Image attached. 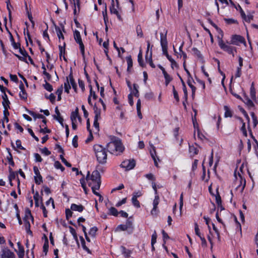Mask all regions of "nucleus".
<instances>
[{
    "label": "nucleus",
    "instance_id": "0e129e2a",
    "mask_svg": "<svg viewBox=\"0 0 258 258\" xmlns=\"http://www.w3.org/2000/svg\"><path fill=\"white\" fill-rule=\"evenodd\" d=\"M40 208L42 210L43 216L44 217H47V211L43 204L40 205Z\"/></svg>",
    "mask_w": 258,
    "mask_h": 258
},
{
    "label": "nucleus",
    "instance_id": "3c124183",
    "mask_svg": "<svg viewBox=\"0 0 258 258\" xmlns=\"http://www.w3.org/2000/svg\"><path fill=\"white\" fill-rule=\"evenodd\" d=\"M97 231V228L96 227H93L90 229L89 234L92 236H95Z\"/></svg>",
    "mask_w": 258,
    "mask_h": 258
},
{
    "label": "nucleus",
    "instance_id": "c85d7f7f",
    "mask_svg": "<svg viewBox=\"0 0 258 258\" xmlns=\"http://www.w3.org/2000/svg\"><path fill=\"white\" fill-rule=\"evenodd\" d=\"M237 119L242 124V126L241 127V131L242 132L243 135L245 137H246L247 136V132H246V128H245V123L243 122V120H242V119L241 117H237Z\"/></svg>",
    "mask_w": 258,
    "mask_h": 258
},
{
    "label": "nucleus",
    "instance_id": "c03bdc74",
    "mask_svg": "<svg viewBox=\"0 0 258 258\" xmlns=\"http://www.w3.org/2000/svg\"><path fill=\"white\" fill-rule=\"evenodd\" d=\"M195 231L196 233V234L200 238L201 237H202L203 235H202L200 231V229L199 228V226L197 223L195 224Z\"/></svg>",
    "mask_w": 258,
    "mask_h": 258
},
{
    "label": "nucleus",
    "instance_id": "6ab92c4d",
    "mask_svg": "<svg viewBox=\"0 0 258 258\" xmlns=\"http://www.w3.org/2000/svg\"><path fill=\"white\" fill-rule=\"evenodd\" d=\"M29 114L33 116L34 118H42L43 119L42 122L44 125L46 123V119H45L44 116L40 114L36 113L33 111H30L29 112Z\"/></svg>",
    "mask_w": 258,
    "mask_h": 258
},
{
    "label": "nucleus",
    "instance_id": "473e14b6",
    "mask_svg": "<svg viewBox=\"0 0 258 258\" xmlns=\"http://www.w3.org/2000/svg\"><path fill=\"white\" fill-rule=\"evenodd\" d=\"M189 151L191 154H192V155H196L199 152L198 148L194 146L189 145Z\"/></svg>",
    "mask_w": 258,
    "mask_h": 258
},
{
    "label": "nucleus",
    "instance_id": "5701e85b",
    "mask_svg": "<svg viewBox=\"0 0 258 258\" xmlns=\"http://www.w3.org/2000/svg\"><path fill=\"white\" fill-rule=\"evenodd\" d=\"M139 86L138 85L136 84H134L133 85V88H132V90H131V93L132 94V95H134L135 96L137 97H139V92L138 91Z\"/></svg>",
    "mask_w": 258,
    "mask_h": 258
},
{
    "label": "nucleus",
    "instance_id": "5fc2aeb1",
    "mask_svg": "<svg viewBox=\"0 0 258 258\" xmlns=\"http://www.w3.org/2000/svg\"><path fill=\"white\" fill-rule=\"evenodd\" d=\"M100 104L102 106L103 111H105L106 110V105H105L104 102H103V101L102 100V99L101 98L99 99L98 104H97V105H96V106H97L98 107H100V105H99Z\"/></svg>",
    "mask_w": 258,
    "mask_h": 258
},
{
    "label": "nucleus",
    "instance_id": "bf43d9fd",
    "mask_svg": "<svg viewBox=\"0 0 258 258\" xmlns=\"http://www.w3.org/2000/svg\"><path fill=\"white\" fill-rule=\"evenodd\" d=\"M143 195L142 192L140 190H138L137 191H135L133 192V197L135 199H137L138 198L141 197Z\"/></svg>",
    "mask_w": 258,
    "mask_h": 258
},
{
    "label": "nucleus",
    "instance_id": "13d9d810",
    "mask_svg": "<svg viewBox=\"0 0 258 258\" xmlns=\"http://www.w3.org/2000/svg\"><path fill=\"white\" fill-rule=\"evenodd\" d=\"M159 203V197L158 196H156L153 202V207L157 208L158 205Z\"/></svg>",
    "mask_w": 258,
    "mask_h": 258
},
{
    "label": "nucleus",
    "instance_id": "79ce46f5",
    "mask_svg": "<svg viewBox=\"0 0 258 258\" xmlns=\"http://www.w3.org/2000/svg\"><path fill=\"white\" fill-rule=\"evenodd\" d=\"M109 214L114 216H117L118 214L117 210L114 207H111L109 209Z\"/></svg>",
    "mask_w": 258,
    "mask_h": 258
},
{
    "label": "nucleus",
    "instance_id": "393cba45",
    "mask_svg": "<svg viewBox=\"0 0 258 258\" xmlns=\"http://www.w3.org/2000/svg\"><path fill=\"white\" fill-rule=\"evenodd\" d=\"M215 200L218 208H220L221 211L224 210V209L222 206L221 198L218 193H217V194L215 195Z\"/></svg>",
    "mask_w": 258,
    "mask_h": 258
},
{
    "label": "nucleus",
    "instance_id": "9d476101",
    "mask_svg": "<svg viewBox=\"0 0 258 258\" xmlns=\"http://www.w3.org/2000/svg\"><path fill=\"white\" fill-rule=\"evenodd\" d=\"M33 171L35 174L34 180L36 184H40L42 182V177L40 174L39 169L36 166L33 167Z\"/></svg>",
    "mask_w": 258,
    "mask_h": 258
},
{
    "label": "nucleus",
    "instance_id": "39448f33",
    "mask_svg": "<svg viewBox=\"0 0 258 258\" xmlns=\"http://www.w3.org/2000/svg\"><path fill=\"white\" fill-rule=\"evenodd\" d=\"M230 44V42H227L225 43L221 38H219L218 45L220 48L228 54L234 56L235 53L237 52V48Z\"/></svg>",
    "mask_w": 258,
    "mask_h": 258
},
{
    "label": "nucleus",
    "instance_id": "a18cd8bd",
    "mask_svg": "<svg viewBox=\"0 0 258 258\" xmlns=\"http://www.w3.org/2000/svg\"><path fill=\"white\" fill-rule=\"evenodd\" d=\"M163 75L165 80L166 85H167L169 83V82L172 80V78L167 73H164Z\"/></svg>",
    "mask_w": 258,
    "mask_h": 258
},
{
    "label": "nucleus",
    "instance_id": "20e7f679",
    "mask_svg": "<svg viewBox=\"0 0 258 258\" xmlns=\"http://www.w3.org/2000/svg\"><path fill=\"white\" fill-rule=\"evenodd\" d=\"M94 151L98 162L100 164H105L107 156L105 148L100 145H95L94 146Z\"/></svg>",
    "mask_w": 258,
    "mask_h": 258
},
{
    "label": "nucleus",
    "instance_id": "58836bf2",
    "mask_svg": "<svg viewBox=\"0 0 258 258\" xmlns=\"http://www.w3.org/2000/svg\"><path fill=\"white\" fill-rule=\"evenodd\" d=\"M17 176V174L13 171L11 169H10V174L9 175V180H13L15 179Z\"/></svg>",
    "mask_w": 258,
    "mask_h": 258
},
{
    "label": "nucleus",
    "instance_id": "423d86ee",
    "mask_svg": "<svg viewBox=\"0 0 258 258\" xmlns=\"http://www.w3.org/2000/svg\"><path fill=\"white\" fill-rule=\"evenodd\" d=\"M74 37L76 42L79 45V48L81 50V54L83 57L85 55V47L82 42L80 33L79 31L76 30L74 32Z\"/></svg>",
    "mask_w": 258,
    "mask_h": 258
},
{
    "label": "nucleus",
    "instance_id": "49530a36",
    "mask_svg": "<svg viewBox=\"0 0 258 258\" xmlns=\"http://www.w3.org/2000/svg\"><path fill=\"white\" fill-rule=\"evenodd\" d=\"M121 251H122V254H123L125 257H128L130 255V250L128 249H126L123 246H121Z\"/></svg>",
    "mask_w": 258,
    "mask_h": 258
},
{
    "label": "nucleus",
    "instance_id": "0eeeda50",
    "mask_svg": "<svg viewBox=\"0 0 258 258\" xmlns=\"http://www.w3.org/2000/svg\"><path fill=\"white\" fill-rule=\"evenodd\" d=\"M111 1V6L110 7V11L111 14L115 15L118 20H121V17L120 15L118 9V3L117 0H110Z\"/></svg>",
    "mask_w": 258,
    "mask_h": 258
},
{
    "label": "nucleus",
    "instance_id": "f03ea898",
    "mask_svg": "<svg viewBox=\"0 0 258 258\" xmlns=\"http://www.w3.org/2000/svg\"><path fill=\"white\" fill-rule=\"evenodd\" d=\"M106 148L110 154L116 156L119 155L124 150L121 140L115 137H113L111 141L107 144Z\"/></svg>",
    "mask_w": 258,
    "mask_h": 258
},
{
    "label": "nucleus",
    "instance_id": "09e8293b",
    "mask_svg": "<svg viewBox=\"0 0 258 258\" xmlns=\"http://www.w3.org/2000/svg\"><path fill=\"white\" fill-rule=\"evenodd\" d=\"M54 165L55 168L58 169H59L61 171H63L64 169V167L61 165V163L58 161H56L54 162Z\"/></svg>",
    "mask_w": 258,
    "mask_h": 258
},
{
    "label": "nucleus",
    "instance_id": "4be33fe9",
    "mask_svg": "<svg viewBox=\"0 0 258 258\" xmlns=\"http://www.w3.org/2000/svg\"><path fill=\"white\" fill-rule=\"evenodd\" d=\"M241 16L243 20L248 23H250L253 18V16L251 14L246 15L244 11H242Z\"/></svg>",
    "mask_w": 258,
    "mask_h": 258
},
{
    "label": "nucleus",
    "instance_id": "052dcab7",
    "mask_svg": "<svg viewBox=\"0 0 258 258\" xmlns=\"http://www.w3.org/2000/svg\"><path fill=\"white\" fill-rule=\"evenodd\" d=\"M224 21L228 24L237 23V20L234 19H224Z\"/></svg>",
    "mask_w": 258,
    "mask_h": 258
},
{
    "label": "nucleus",
    "instance_id": "e2e57ef3",
    "mask_svg": "<svg viewBox=\"0 0 258 258\" xmlns=\"http://www.w3.org/2000/svg\"><path fill=\"white\" fill-rule=\"evenodd\" d=\"M72 211V210H71V209H69L66 210V215L67 219H69L71 217H72L73 214V212Z\"/></svg>",
    "mask_w": 258,
    "mask_h": 258
},
{
    "label": "nucleus",
    "instance_id": "c756f323",
    "mask_svg": "<svg viewBox=\"0 0 258 258\" xmlns=\"http://www.w3.org/2000/svg\"><path fill=\"white\" fill-rule=\"evenodd\" d=\"M157 237V235L155 231H154V233L152 235L151 237V245H152V249L154 250L155 249V247L154 245L156 242V239Z\"/></svg>",
    "mask_w": 258,
    "mask_h": 258
},
{
    "label": "nucleus",
    "instance_id": "aec40b11",
    "mask_svg": "<svg viewBox=\"0 0 258 258\" xmlns=\"http://www.w3.org/2000/svg\"><path fill=\"white\" fill-rule=\"evenodd\" d=\"M84 209V207L82 205H77L72 204L71 206V209L72 211H78L82 212Z\"/></svg>",
    "mask_w": 258,
    "mask_h": 258
},
{
    "label": "nucleus",
    "instance_id": "412c9836",
    "mask_svg": "<svg viewBox=\"0 0 258 258\" xmlns=\"http://www.w3.org/2000/svg\"><path fill=\"white\" fill-rule=\"evenodd\" d=\"M250 97L252 100L256 103L258 104V99L256 98L255 91L253 86V85L250 87Z\"/></svg>",
    "mask_w": 258,
    "mask_h": 258
},
{
    "label": "nucleus",
    "instance_id": "338daca9",
    "mask_svg": "<svg viewBox=\"0 0 258 258\" xmlns=\"http://www.w3.org/2000/svg\"><path fill=\"white\" fill-rule=\"evenodd\" d=\"M54 118L57 120L62 125H63V118L60 115H54Z\"/></svg>",
    "mask_w": 258,
    "mask_h": 258
},
{
    "label": "nucleus",
    "instance_id": "bb28decb",
    "mask_svg": "<svg viewBox=\"0 0 258 258\" xmlns=\"http://www.w3.org/2000/svg\"><path fill=\"white\" fill-rule=\"evenodd\" d=\"M141 101L140 99L138 100L137 103V114L138 116L140 118H142V115L141 113Z\"/></svg>",
    "mask_w": 258,
    "mask_h": 258
},
{
    "label": "nucleus",
    "instance_id": "de8ad7c7",
    "mask_svg": "<svg viewBox=\"0 0 258 258\" xmlns=\"http://www.w3.org/2000/svg\"><path fill=\"white\" fill-rule=\"evenodd\" d=\"M132 202L133 203V205L136 208H139L140 207V204L139 201L137 200V199H135L134 198H132Z\"/></svg>",
    "mask_w": 258,
    "mask_h": 258
},
{
    "label": "nucleus",
    "instance_id": "dca6fc26",
    "mask_svg": "<svg viewBox=\"0 0 258 258\" xmlns=\"http://www.w3.org/2000/svg\"><path fill=\"white\" fill-rule=\"evenodd\" d=\"M34 200L35 201V205L36 207H39L42 204V198L40 197L38 191H36L34 195Z\"/></svg>",
    "mask_w": 258,
    "mask_h": 258
},
{
    "label": "nucleus",
    "instance_id": "1a4fd4ad",
    "mask_svg": "<svg viewBox=\"0 0 258 258\" xmlns=\"http://www.w3.org/2000/svg\"><path fill=\"white\" fill-rule=\"evenodd\" d=\"M136 165V161L134 159H128L123 161L120 164V167L126 170H130L134 168Z\"/></svg>",
    "mask_w": 258,
    "mask_h": 258
},
{
    "label": "nucleus",
    "instance_id": "680f3d73",
    "mask_svg": "<svg viewBox=\"0 0 258 258\" xmlns=\"http://www.w3.org/2000/svg\"><path fill=\"white\" fill-rule=\"evenodd\" d=\"M18 254L19 257H23L24 255V247H19Z\"/></svg>",
    "mask_w": 258,
    "mask_h": 258
},
{
    "label": "nucleus",
    "instance_id": "a211bd4d",
    "mask_svg": "<svg viewBox=\"0 0 258 258\" xmlns=\"http://www.w3.org/2000/svg\"><path fill=\"white\" fill-rule=\"evenodd\" d=\"M20 91L19 92V96L21 99L26 100L27 99V94L24 90V87L23 84L22 83L19 86Z\"/></svg>",
    "mask_w": 258,
    "mask_h": 258
},
{
    "label": "nucleus",
    "instance_id": "603ef678",
    "mask_svg": "<svg viewBox=\"0 0 258 258\" xmlns=\"http://www.w3.org/2000/svg\"><path fill=\"white\" fill-rule=\"evenodd\" d=\"M85 179L83 177L80 179V183L81 184L82 187H83L84 191L87 192V187L85 183Z\"/></svg>",
    "mask_w": 258,
    "mask_h": 258
},
{
    "label": "nucleus",
    "instance_id": "4d7b16f0",
    "mask_svg": "<svg viewBox=\"0 0 258 258\" xmlns=\"http://www.w3.org/2000/svg\"><path fill=\"white\" fill-rule=\"evenodd\" d=\"M183 193H182L180 195V198H179V209H180V213L181 212V210H182L183 205Z\"/></svg>",
    "mask_w": 258,
    "mask_h": 258
},
{
    "label": "nucleus",
    "instance_id": "f3484780",
    "mask_svg": "<svg viewBox=\"0 0 258 258\" xmlns=\"http://www.w3.org/2000/svg\"><path fill=\"white\" fill-rule=\"evenodd\" d=\"M72 122L77 123L78 120L80 121L81 117L78 115V109L76 111H73L71 115Z\"/></svg>",
    "mask_w": 258,
    "mask_h": 258
},
{
    "label": "nucleus",
    "instance_id": "f704fd0d",
    "mask_svg": "<svg viewBox=\"0 0 258 258\" xmlns=\"http://www.w3.org/2000/svg\"><path fill=\"white\" fill-rule=\"evenodd\" d=\"M71 3L74 6V13L76 14L77 13L76 6L79 7V0H70Z\"/></svg>",
    "mask_w": 258,
    "mask_h": 258
},
{
    "label": "nucleus",
    "instance_id": "7c9ffc66",
    "mask_svg": "<svg viewBox=\"0 0 258 258\" xmlns=\"http://www.w3.org/2000/svg\"><path fill=\"white\" fill-rule=\"evenodd\" d=\"M224 109L225 110L224 116L225 117H231L232 116V113L228 106L225 105L224 106Z\"/></svg>",
    "mask_w": 258,
    "mask_h": 258
},
{
    "label": "nucleus",
    "instance_id": "2eb2a0df",
    "mask_svg": "<svg viewBox=\"0 0 258 258\" xmlns=\"http://www.w3.org/2000/svg\"><path fill=\"white\" fill-rule=\"evenodd\" d=\"M89 88H90V94H89L88 98V102L90 105H93V104L91 101V98H92L93 99L96 100L97 99V96L95 93V92L93 90V88H92L91 85L89 86Z\"/></svg>",
    "mask_w": 258,
    "mask_h": 258
},
{
    "label": "nucleus",
    "instance_id": "4468645a",
    "mask_svg": "<svg viewBox=\"0 0 258 258\" xmlns=\"http://www.w3.org/2000/svg\"><path fill=\"white\" fill-rule=\"evenodd\" d=\"M152 149L151 150H150V154H151V156L152 159L154 160V165L156 167H158V162H157V160L158 161H159V159L157 157L155 147L154 146H153V145H152Z\"/></svg>",
    "mask_w": 258,
    "mask_h": 258
},
{
    "label": "nucleus",
    "instance_id": "37998d69",
    "mask_svg": "<svg viewBox=\"0 0 258 258\" xmlns=\"http://www.w3.org/2000/svg\"><path fill=\"white\" fill-rule=\"evenodd\" d=\"M43 87L47 91L51 92L53 90V88L51 85L48 82H46L45 84L43 85Z\"/></svg>",
    "mask_w": 258,
    "mask_h": 258
},
{
    "label": "nucleus",
    "instance_id": "864d4df0",
    "mask_svg": "<svg viewBox=\"0 0 258 258\" xmlns=\"http://www.w3.org/2000/svg\"><path fill=\"white\" fill-rule=\"evenodd\" d=\"M34 157L35 162H41L42 161V159L40 155L38 153H34Z\"/></svg>",
    "mask_w": 258,
    "mask_h": 258
},
{
    "label": "nucleus",
    "instance_id": "6e6d98bb",
    "mask_svg": "<svg viewBox=\"0 0 258 258\" xmlns=\"http://www.w3.org/2000/svg\"><path fill=\"white\" fill-rule=\"evenodd\" d=\"M100 104L102 106L103 111H105L106 110V105H105L104 102H103V101L102 100V99L101 98L99 99L98 104H97V105H96V106H97L98 107H100V105H99Z\"/></svg>",
    "mask_w": 258,
    "mask_h": 258
},
{
    "label": "nucleus",
    "instance_id": "cd10ccee",
    "mask_svg": "<svg viewBox=\"0 0 258 258\" xmlns=\"http://www.w3.org/2000/svg\"><path fill=\"white\" fill-rule=\"evenodd\" d=\"M66 43L65 42L63 43V46H59V57L61 58L62 57L63 58L64 60H66V59L64 57L65 53V47Z\"/></svg>",
    "mask_w": 258,
    "mask_h": 258
},
{
    "label": "nucleus",
    "instance_id": "2f4dec72",
    "mask_svg": "<svg viewBox=\"0 0 258 258\" xmlns=\"http://www.w3.org/2000/svg\"><path fill=\"white\" fill-rule=\"evenodd\" d=\"M244 103L249 108L254 107L253 101L248 97L245 98Z\"/></svg>",
    "mask_w": 258,
    "mask_h": 258
},
{
    "label": "nucleus",
    "instance_id": "8fccbe9b",
    "mask_svg": "<svg viewBox=\"0 0 258 258\" xmlns=\"http://www.w3.org/2000/svg\"><path fill=\"white\" fill-rule=\"evenodd\" d=\"M64 88L65 92L69 93V90L71 89V85L67 80V81L64 83Z\"/></svg>",
    "mask_w": 258,
    "mask_h": 258
},
{
    "label": "nucleus",
    "instance_id": "b1692460",
    "mask_svg": "<svg viewBox=\"0 0 258 258\" xmlns=\"http://www.w3.org/2000/svg\"><path fill=\"white\" fill-rule=\"evenodd\" d=\"M67 79L68 81H69L70 84L71 86H72V88L74 89L75 91H76L77 89V85L75 82V81L73 79L72 75L70 74L67 78Z\"/></svg>",
    "mask_w": 258,
    "mask_h": 258
},
{
    "label": "nucleus",
    "instance_id": "9b49d317",
    "mask_svg": "<svg viewBox=\"0 0 258 258\" xmlns=\"http://www.w3.org/2000/svg\"><path fill=\"white\" fill-rule=\"evenodd\" d=\"M2 258H15L14 253L8 248L2 250Z\"/></svg>",
    "mask_w": 258,
    "mask_h": 258
},
{
    "label": "nucleus",
    "instance_id": "72a5a7b5",
    "mask_svg": "<svg viewBox=\"0 0 258 258\" xmlns=\"http://www.w3.org/2000/svg\"><path fill=\"white\" fill-rule=\"evenodd\" d=\"M250 115H251L252 119L253 126V127H255L258 123V120H257V117L255 116V115L253 112H251L250 113Z\"/></svg>",
    "mask_w": 258,
    "mask_h": 258
},
{
    "label": "nucleus",
    "instance_id": "f8f14e48",
    "mask_svg": "<svg viewBox=\"0 0 258 258\" xmlns=\"http://www.w3.org/2000/svg\"><path fill=\"white\" fill-rule=\"evenodd\" d=\"M55 30L59 40H64V36L62 33L63 32H64V26L61 25L60 27L55 26Z\"/></svg>",
    "mask_w": 258,
    "mask_h": 258
},
{
    "label": "nucleus",
    "instance_id": "f257e3e1",
    "mask_svg": "<svg viewBox=\"0 0 258 258\" xmlns=\"http://www.w3.org/2000/svg\"><path fill=\"white\" fill-rule=\"evenodd\" d=\"M168 30L166 29L163 30V32L160 33V42L162 48V54L166 56L167 58L171 63V67L172 69H177L178 65L168 53V41L167 35Z\"/></svg>",
    "mask_w": 258,
    "mask_h": 258
},
{
    "label": "nucleus",
    "instance_id": "774afa93",
    "mask_svg": "<svg viewBox=\"0 0 258 258\" xmlns=\"http://www.w3.org/2000/svg\"><path fill=\"white\" fill-rule=\"evenodd\" d=\"M153 93L151 92L146 93L145 95V97L148 100L152 99L153 98Z\"/></svg>",
    "mask_w": 258,
    "mask_h": 258
},
{
    "label": "nucleus",
    "instance_id": "ea45409f",
    "mask_svg": "<svg viewBox=\"0 0 258 258\" xmlns=\"http://www.w3.org/2000/svg\"><path fill=\"white\" fill-rule=\"evenodd\" d=\"M128 228L126 227L125 224H120L116 228V231H125L127 230Z\"/></svg>",
    "mask_w": 258,
    "mask_h": 258
},
{
    "label": "nucleus",
    "instance_id": "69168bd1",
    "mask_svg": "<svg viewBox=\"0 0 258 258\" xmlns=\"http://www.w3.org/2000/svg\"><path fill=\"white\" fill-rule=\"evenodd\" d=\"M41 153L46 156H48L51 154V152L48 150L47 148H44L41 150Z\"/></svg>",
    "mask_w": 258,
    "mask_h": 258
},
{
    "label": "nucleus",
    "instance_id": "e433bc0d",
    "mask_svg": "<svg viewBox=\"0 0 258 258\" xmlns=\"http://www.w3.org/2000/svg\"><path fill=\"white\" fill-rule=\"evenodd\" d=\"M136 32L137 36L139 37H143V33L142 30V28L141 25H138L136 27Z\"/></svg>",
    "mask_w": 258,
    "mask_h": 258
},
{
    "label": "nucleus",
    "instance_id": "4c0bfd02",
    "mask_svg": "<svg viewBox=\"0 0 258 258\" xmlns=\"http://www.w3.org/2000/svg\"><path fill=\"white\" fill-rule=\"evenodd\" d=\"M138 61L139 64L141 67L144 66V62H143V58H142V52L141 50H140V52L138 55Z\"/></svg>",
    "mask_w": 258,
    "mask_h": 258
},
{
    "label": "nucleus",
    "instance_id": "7ed1b4c3",
    "mask_svg": "<svg viewBox=\"0 0 258 258\" xmlns=\"http://www.w3.org/2000/svg\"><path fill=\"white\" fill-rule=\"evenodd\" d=\"M85 180L91 188H100L101 184L100 175L97 170L93 171L91 175H89V172H88Z\"/></svg>",
    "mask_w": 258,
    "mask_h": 258
},
{
    "label": "nucleus",
    "instance_id": "c9c22d12",
    "mask_svg": "<svg viewBox=\"0 0 258 258\" xmlns=\"http://www.w3.org/2000/svg\"><path fill=\"white\" fill-rule=\"evenodd\" d=\"M94 113H95V118H100L101 115V110L100 109L98 108V106H96L94 107Z\"/></svg>",
    "mask_w": 258,
    "mask_h": 258
},
{
    "label": "nucleus",
    "instance_id": "a878e982",
    "mask_svg": "<svg viewBox=\"0 0 258 258\" xmlns=\"http://www.w3.org/2000/svg\"><path fill=\"white\" fill-rule=\"evenodd\" d=\"M3 101L2 104H3L4 107V108H6V107L9 108L10 101H9L8 96L5 93H4V95L3 96Z\"/></svg>",
    "mask_w": 258,
    "mask_h": 258
},
{
    "label": "nucleus",
    "instance_id": "6e6552de",
    "mask_svg": "<svg viewBox=\"0 0 258 258\" xmlns=\"http://www.w3.org/2000/svg\"><path fill=\"white\" fill-rule=\"evenodd\" d=\"M240 43L246 46V43L244 38L239 35H233L231 36L230 44L239 46Z\"/></svg>",
    "mask_w": 258,
    "mask_h": 258
},
{
    "label": "nucleus",
    "instance_id": "ddd939ff",
    "mask_svg": "<svg viewBox=\"0 0 258 258\" xmlns=\"http://www.w3.org/2000/svg\"><path fill=\"white\" fill-rule=\"evenodd\" d=\"M150 47V43L149 42V41H148L147 42V50H146V57H145L146 61L148 63L152 60V48L153 46H151V49L149 52Z\"/></svg>",
    "mask_w": 258,
    "mask_h": 258
},
{
    "label": "nucleus",
    "instance_id": "a19ab883",
    "mask_svg": "<svg viewBox=\"0 0 258 258\" xmlns=\"http://www.w3.org/2000/svg\"><path fill=\"white\" fill-rule=\"evenodd\" d=\"M25 229H26L27 233L32 234V232L30 230V224L29 222H28L26 220L25 221Z\"/></svg>",
    "mask_w": 258,
    "mask_h": 258
}]
</instances>
